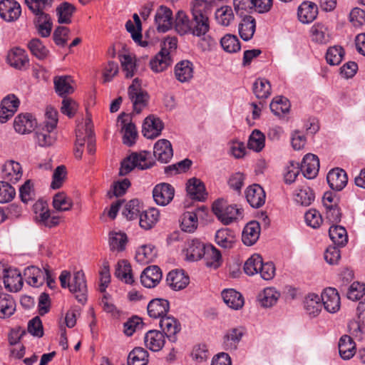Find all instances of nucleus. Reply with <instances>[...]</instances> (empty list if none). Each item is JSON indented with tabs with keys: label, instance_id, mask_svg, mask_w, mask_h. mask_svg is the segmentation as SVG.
Returning <instances> with one entry per match:
<instances>
[{
	"label": "nucleus",
	"instance_id": "nucleus-1",
	"mask_svg": "<svg viewBox=\"0 0 365 365\" xmlns=\"http://www.w3.org/2000/svg\"><path fill=\"white\" fill-rule=\"evenodd\" d=\"M70 279V272L66 270L62 271L59 277L61 287L63 288L68 287L80 303H86L87 301L88 289L84 272L82 270L77 271L73 274L71 282Z\"/></svg>",
	"mask_w": 365,
	"mask_h": 365
},
{
	"label": "nucleus",
	"instance_id": "nucleus-2",
	"mask_svg": "<svg viewBox=\"0 0 365 365\" xmlns=\"http://www.w3.org/2000/svg\"><path fill=\"white\" fill-rule=\"evenodd\" d=\"M153 163L150 152L133 153L121 163L119 174L125 175L134 168L146 170L151 168Z\"/></svg>",
	"mask_w": 365,
	"mask_h": 365
},
{
	"label": "nucleus",
	"instance_id": "nucleus-3",
	"mask_svg": "<svg viewBox=\"0 0 365 365\" xmlns=\"http://www.w3.org/2000/svg\"><path fill=\"white\" fill-rule=\"evenodd\" d=\"M212 210L224 225L232 223L237 219L238 215H242L241 210L237 208L236 205H230L222 199H218L215 201L212 204Z\"/></svg>",
	"mask_w": 365,
	"mask_h": 365
},
{
	"label": "nucleus",
	"instance_id": "nucleus-4",
	"mask_svg": "<svg viewBox=\"0 0 365 365\" xmlns=\"http://www.w3.org/2000/svg\"><path fill=\"white\" fill-rule=\"evenodd\" d=\"M128 93L136 113H140L146 107L149 96L148 93L141 88L140 80L136 78L128 87Z\"/></svg>",
	"mask_w": 365,
	"mask_h": 365
},
{
	"label": "nucleus",
	"instance_id": "nucleus-5",
	"mask_svg": "<svg viewBox=\"0 0 365 365\" xmlns=\"http://www.w3.org/2000/svg\"><path fill=\"white\" fill-rule=\"evenodd\" d=\"M160 327L163 334L167 337L169 341L175 343L178 340V334L181 330V324L178 319L171 315H167L160 319Z\"/></svg>",
	"mask_w": 365,
	"mask_h": 365
},
{
	"label": "nucleus",
	"instance_id": "nucleus-6",
	"mask_svg": "<svg viewBox=\"0 0 365 365\" xmlns=\"http://www.w3.org/2000/svg\"><path fill=\"white\" fill-rule=\"evenodd\" d=\"M53 0H25L29 9L36 17V23H51V18L44 10L50 7Z\"/></svg>",
	"mask_w": 365,
	"mask_h": 365
},
{
	"label": "nucleus",
	"instance_id": "nucleus-7",
	"mask_svg": "<svg viewBox=\"0 0 365 365\" xmlns=\"http://www.w3.org/2000/svg\"><path fill=\"white\" fill-rule=\"evenodd\" d=\"M21 14L20 4L15 0L0 1V17L5 21L18 20Z\"/></svg>",
	"mask_w": 365,
	"mask_h": 365
},
{
	"label": "nucleus",
	"instance_id": "nucleus-8",
	"mask_svg": "<svg viewBox=\"0 0 365 365\" xmlns=\"http://www.w3.org/2000/svg\"><path fill=\"white\" fill-rule=\"evenodd\" d=\"M212 4L207 0H194L191 3V11L195 23H208Z\"/></svg>",
	"mask_w": 365,
	"mask_h": 365
},
{
	"label": "nucleus",
	"instance_id": "nucleus-9",
	"mask_svg": "<svg viewBox=\"0 0 365 365\" xmlns=\"http://www.w3.org/2000/svg\"><path fill=\"white\" fill-rule=\"evenodd\" d=\"M322 306L329 313L337 312L341 306L340 297L335 288H326L321 295Z\"/></svg>",
	"mask_w": 365,
	"mask_h": 365
},
{
	"label": "nucleus",
	"instance_id": "nucleus-10",
	"mask_svg": "<svg viewBox=\"0 0 365 365\" xmlns=\"http://www.w3.org/2000/svg\"><path fill=\"white\" fill-rule=\"evenodd\" d=\"M174 187L165 182L155 186L153 190V197L155 202L162 206L168 205L173 198Z\"/></svg>",
	"mask_w": 365,
	"mask_h": 365
},
{
	"label": "nucleus",
	"instance_id": "nucleus-11",
	"mask_svg": "<svg viewBox=\"0 0 365 365\" xmlns=\"http://www.w3.org/2000/svg\"><path fill=\"white\" fill-rule=\"evenodd\" d=\"M172 63L170 51L166 47H162L161 50L150 60V66L155 73H160L166 70Z\"/></svg>",
	"mask_w": 365,
	"mask_h": 365
},
{
	"label": "nucleus",
	"instance_id": "nucleus-12",
	"mask_svg": "<svg viewBox=\"0 0 365 365\" xmlns=\"http://www.w3.org/2000/svg\"><path fill=\"white\" fill-rule=\"evenodd\" d=\"M19 106V101L14 95H8L3 98L0 108V123H4L11 118Z\"/></svg>",
	"mask_w": 365,
	"mask_h": 365
},
{
	"label": "nucleus",
	"instance_id": "nucleus-13",
	"mask_svg": "<svg viewBox=\"0 0 365 365\" xmlns=\"http://www.w3.org/2000/svg\"><path fill=\"white\" fill-rule=\"evenodd\" d=\"M170 309V302L163 298H155L150 301L147 306L148 314L153 319L162 318L167 316Z\"/></svg>",
	"mask_w": 365,
	"mask_h": 365
},
{
	"label": "nucleus",
	"instance_id": "nucleus-14",
	"mask_svg": "<svg viewBox=\"0 0 365 365\" xmlns=\"http://www.w3.org/2000/svg\"><path fill=\"white\" fill-rule=\"evenodd\" d=\"M36 118L30 113H21L18 115L14 122L15 130L20 134L31 133L36 127Z\"/></svg>",
	"mask_w": 365,
	"mask_h": 365
},
{
	"label": "nucleus",
	"instance_id": "nucleus-15",
	"mask_svg": "<svg viewBox=\"0 0 365 365\" xmlns=\"http://www.w3.org/2000/svg\"><path fill=\"white\" fill-rule=\"evenodd\" d=\"M163 277L162 272L156 265L148 266L140 275V282L145 287L153 288L160 282Z\"/></svg>",
	"mask_w": 365,
	"mask_h": 365
},
{
	"label": "nucleus",
	"instance_id": "nucleus-16",
	"mask_svg": "<svg viewBox=\"0 0 365 365\" xmlns=\"http://www.w3.org/2000/svg\"><path fill=\"white\" fill-rule=\"evenodd\" d=\"M163 129L162 120L154 115L148 116L143 124L142 133L147 138L158 137Z\"/></svg>",
	"mask_w": 365,
	"mask_h": 365
},
{
	"label": "nucleus",
	"instance_id": "nucleus-17",
	"mask_svg": "<svg viewBox=\"0 0 365 365\" xmlns=\"http://www.w3.org/2000/svg\"><path fill=\"white\" fill-rule=\"evenodd\" d=\"M300 170L307 179H313L318 174L319 169V160L316 155L308 153L302 160Z\"/></svg>",
	"mask_w": 365,
	"mask_h": 365
},
{
	"label": "nucleus",
	"instance_id": "nucleus-18",
	"mask_svg": "<svg viewBox=\"0 0 365 365\" xmlns=\"http://www.w3.org/2000/svg\"><path fill=\"white\" fill-rule=\"evenodd\" d=\"M245 197L252 207L258 208L264 204L266 195L260 185L254 184L246 189Z\"/></svg>",
	"mask_w": 365,
	"mask_h": 365
},
{
	"label": "nucleus",
	"instance_id": "nucleus-19",
	"mask_svg": "<svg viewBox=\"0 0 365 365\" xmlns=\"http://www.w3.org/2000/svg\"><path fill=\"white\" fill-rule=\"evenodd\" d=\"M1 176L6 182H17L22 177L21 165L14 160L6 162L2 168Z\"/></svg>",
	"mask_w": 365,
	"mask_h": 365
},
{
	"label": "nucleus",
	"instance_id": "nucleus-20",
	"mask_svg": "<svg viewBox=\"0 0 365 365\" xmlns=\"http://www.w3.org/2000/svg\"><path fill=\"white\" fill-rule=\"evenodd\" d=\"M327 180L332 190L340 191L346 185L348 178L343 169L336 168L328 173Z\"/></svg>",
	"mask_w": 365,
	"mask_h": 365
},
{
	"label": "nucleus",
	"instance_id": "nucleus-21",
	"mask_svg": "<svg viewBox=\"0 0 365 365\" xmlns=\"http://www.w3.org/2000/svg\"><path fill=\"white\" fill-rule=\"evenodd\" d=\"M46 268L41 269L35 266H30L24 269V275L26 282L31 286L38 287L45 282Z\"/></svg>",
	"mask_w": 365,
	"mask_h": 365
},
{
	"label": "nucleus",
	"instance_id": "nucleus-22",
	"mask_svg": "<svg viewBox=\"0 0 365 365\" xmlns=\"http://www.w3.org/2000/svg\"><path fill=\"white\" fill-rule=\"evenodd\" d=\"M233 4L237 14L244 23H255V19L250 15L253 9L255 10V3L253 0H234Z\"/></svg>",
	"mask_w": 365,
	"mask_h": 365
},
{
	"label": "nucleus",
	"instance_id": "nucleus-23",
	"mask_svg": "<svg viewBox=\"0 0 365 365\" xmlns=\"http://www.w3.org/2000/svg\"><path fill=\"white\" fill-rule=\"evenodd\" d=\"M145 346L152 351H158L165 343V336L158 330L148 331L144 337Z\"/></svg>",
	"mask_w": 365,
	"mask_h": 365
},
{
	"label": "nucleus",
	"instance_id": "nucleus-24",
	"mask_svg": "<svg viewBox=\"0 0 365 365\" xmlns=\"http://www.w3.org/2000/svg\"><path fill=\"white\" fill-rule=\"evenodd\" d=\"M153 155L158 161L168 163L173 155L170 142L165 139L159 140L154 145Z\"/></svg>",
	"mask_w": 365,
	"mask_h": 365
},
{
	"label": "nucleus",
	"instance_id": "nucleus-25",
	"mask_svg": "<svg viewBox=\"0 0 365 365\" xmlns=\"http://www.w3.org/2000/svg\"><path fill=\"white\" fill-rule=\"evenodd\" d=\"M174 73L178 81L180 83H187L193 77V64L188 60L181 61L175 65Z\"/></svg>",
	"mask_w": 365,
	"mask_h": 365
},
{
	"label": "nucleus",
	"instance_id": "nucleus-26",
	"mask_svg": "<svg viewBox=\"0 0 365 365\" xmlns=\"http://www.w3.org/2000/svg\"><path fill=\"white\" fill-rule=\"evenodd\" d=\"M3 279L5 288L10 292H17L22 288L23 279L17 269H9Z\"/></svg>",
	"mask_w": 365,
	"mask_h": 365
},
{
	"label": "nucleus",
	"instance_id": "nucleus-27",
	"mask_svg": "<svg viewBox=\"0 0 365 365\" xmlns=\"http://www.w3.org/2000/svg\"><path fill=\"white\" fill-rule=\"evenodd\" d=\"M189 281V277L182 270H172L166 278L168 286L176 291L185 288Z\"/></svg>",
	"mask_w": 365,
	"mask_h": 365
},
{
	"label": "nucleus",
	"instance_id": "nucleus-28",
	"mask_svg": "<svg viewBox=\"0 0 365 365\" xmlns=\"http://www.w3.org/2000/svg\"><path fill=\"white\" fill-rule=\"evenodd\" d=\"M8 63L16 69H23L29 65V57L24 49L16 47L13 48L7 56Z\"/></svg>",
	"mask_w": 365,
	"mask_h": 365
},
{
	"label": "nucleus",
	"instance_id": "nucleus-29",
	"mask_svg": "<svg viewBox=\"0 0 365 365\" xmlns=\"http://www.w3.org/2000/svg\"><path fill=\"white\" fill-rule=\"evenodd\" d=\"M245 331L243 327H235L227 330L223 337V346L226 350H235L241 341Z\"/></svg>",
	"mask_w": 365,
	"mask_h": 365
},
{
	"label": "nucleus",
	"instance_id": "nucleus-30",
	"mask_svg": "<svg viewBox=\"0 0 365 365\" xmlns=\"http://www.w3.org/2000/svg\"><path fill=\"white\" fill-rule=\"evenodd\" d=\"M187 195L194 200L202 201L205 199L207 193L203 182L195 178H190L186 184Z\"/></svg>",
	"mask_w": 365,
	"mask_h": 365
},
{
	"label": "nucleus",
	"instance_id": "nucleus-31",
	"mask_svg": "<svg viewBox=\"0 0 365 365\" xmlns=\"http://www.w3.org/2000/svg\"><path fill=\"white\" fill-rule=\"evenodd\" d=\"M260 234V225L257 221L248 222L242 234V240L247 246L253 245L259 239Z\"/></svg>",
	"mask_w": 365,
	"mask_h": 365
},
{
	"label": "nucleus",
	"instance_id": "nucleus-32",
	"mask_svg": "<svg viewBox=\"0 0 365 365\" xmlns=\"http://www.w3.org/2000/svg\"><path fill=\"white\" fill-rule=\"evenodd\" d=\"M317 14V6L312 2L304 1L298 8L297 15L301 23H312Z\"/></svg>",
	"mask_w": 365,
	"mask_h": 365
},
{
	"label": "nucleus",
	"instance_id": "nucleus-33",
	"mask_svg": "<svg viewBox=\"0 0 365 365\" xmlns=\"http://www.w3.org/2000/svg\"><path fill=\"white\" fill-rule=\"evenodd\" d=\"M224 302L231 309H240L244 305V298L241 293L233 289H225L222 292Z\"/></svg>",
	"mask_w": 365,
	"mask_h": 365
},
{
	"label": "nucleus",
	"instance_id": "nucleus-34",
	"mask_svg": "<svg viewBox=\"0 0 365 365\" xmlns=\"http://www.w3.org/2000/svg\"><path fill=\"white\" fill-rule=\"evenodd\" d=\"M236 238L235 232L229 228L220 229L215 234L216 243L222 248L230 249L234 246Z\"/></svg>",
	"mask_w": 365,
	"mask_h": 365
},
{
	"label": "nucleus",
	"instance_id": "nucleus-35",
	"mask_svg": "<svg viewBox=\"0 0 365 365\" xmlns=\"http://www.w3.org/2000/svg\"><path fill=\"white\" fill-rule=\"evenodd\" d=\"M205 265L213 269L218 268L222 263V255L220 252L212 245H207L203 255Z\"/></svg>",
	"mask_w": 365,
	"mask_h": 365
},
{
	"label": "nucleus",
	"instance_id": "nucleus-36",
	"mask_svg": "<svg viewBox=\"0 0 365 365\" xmlns=\"http://www.w3.org/2000/svg\"><path fill=\"white\" fill-rule=\"evenodd\" d=\"M157 257V250L152 245L140 247L135 254L136 261L141 264H146L154 261Z\"/></svg>",
	"mask_w": 365,
	"mask_h": 365
},
{
	"label": "nucleus",
	"instance_id": "nucleus-37",
	"mask_svg": "<svg viewBox=\"0 0 365 365\" xmlns=\"http://www.w3.org/2000/svg\"><path fill=\"white\" fill-rule=\"evenodd\" d=\"M35 132L36 143L41 147L51 145L56 140L52 132L54 129H48V126L42 124L36 127Z\"/></svg>",
	"mask_w": 365,
	"mask_h": 365
},
{
	"label": "nucleus",
	"instance_id": "nucleus-38",
	"mask_svg": "<svg viewBox=\"0 0 365 365\" xmlns=\"http://www.w3.org/2000/svg\"><path fill=\"white\" fill-rule=\"evenodd\" d=\"M72 82L71 76H56L53 79L56 92L61 97L72 93L74 91Z\"/></svg>",
	"mask_w": 365,
	"mask_h": 365
},
{
	"label": "nucleus",
	"instance_id": "nucleus-39",
	"mask_svg": "<svg viewBox=\"0 0 365 365\" xmlns=\"http://www.w3.org/2000/svg\"><path fill=\"white\" fill-rule=\"evenodd\" d=\"M304 309L311 317L317 316L322 308L321 296L316 294H309L304 301Z\"/></svg>",
	"mask_w": 365,
	"mask_h": 365
},
{
	"label": "nucleus",
	"instance_id": "nucleus-40",
	"mask_svg": "<svg viewBox=\"0 0 365 365\" xmlns=\"http://www.w3.org/2000/svg\"><path fill=\"white\" fill-rule=\"evenodd\" d=\"M159 217V211L155 208L142 211L139 216V225L145 230H150L157 223Z\"/></svg>",
	"mask_w": 365,
	"mask_h": 365
},
{
	"label": "nucleus",
	"instance_id": "nucleus-41",
	"mask_svg": "<svg viewBox=\"0 0 365 365\" xmlns=\"http://www.w3.org/2000/svg\"><path fill=\"white\" fill-rule=\"evenodd\" d=\"M16 302L14 297L4 293L0 297V318L7 319L11 317L16 312Z\"/></svg>",
	"mask_w": 365,
	"mask_h": 365
},
{
	"label": "nucleus",
	"instance_id": "nucleus-42",
	"mask_svg": "<svg viewBox=\"0 0 365 365\" xmlns=\"http://www.w3.org/2000/svg\"><path fill=\"white\" fill-rule=\"evenodd\" d=\"M279 297V292L274 288L267 287L259 294L257 299L262 307H271L277 303Z\"/></svg>",
	"mask_w": 365,
	"mask_h": 365
},
{
	"label": "nucleus",
	"instance_id": "nucleus-43",
	"mask_svg": "<svg viewBox=\"0 0 365 365\" xmlns=\"http://www.w3.org/2000/svg\"><path fill=\"white\" fill-rule=\"evenodd\" d=\"M338 346L339 354L344 359H349L355 354V343L349 336H342L339 339Z\"/></svg>",
	"mask_w": 365,
	"mask_h": 365
},
{
	"label": "nucleus",
	"instance_id": "nucleus-44",
	"mask_svg": "<svg viewBox=\"0 0 365 365\" xmlns=\"http://www.w3.org/2000/svg\"><path fill=\"white\" fill-rule=\"evenodd\" d=\"M115 276L126 284H131L134 282L131 266L125 260L118 262L115 267Z\"/></svg>",
	"mask_w": 365,
	"mask_h": 365
},
{
	"label": "nucleus",
	"instance_id": "nucleus-45",
	"mask_svg": "<svg viewBox=\"0 0 365 365\" xmlns=\"http://www.w3.org/2000/svg\"><path fill=\"white\" fill-rule=\"evenodd\" d=\"M252 91L258 99L267 98L271 94V85L268 80L259 78L252 86Z\"/></svg>",
	"mask_w": 365,
	"mask_h": 365
},
{
	"label": "nucleus",
	"instance_id": "nucleus-46",
	"mask_svg": "<svg viewBox=\"0 0 365 365\" xmlns=\"http://www.w3.org/2000/svg\"><path fill=\"white\" fill-rule=\"evenodd\" d=\"M312 41L320 44H326L330 41V34L324 24H314L310 30Z\"/></svg>",
	"mask_w": 365,
	"mask_h": 365
},
{
	"label": "nucleus",
	"instance_id": "nucleus-47",
	"mask_svg": "<svg viewBox=\"0 0 365 365\" xmlns=\"http://www.w3.org/2000/svg\"><path fill=\"white\" fill-rule=\"evenodd\" d=\"M148 352L142 347L134 348L128 354V365H147Z\"/></svg>",
	"mask_w": 365,
	"mask_h": 365
},
{
	"label": "nucleus",
	"instance_id": "nucleus-48",
	"mask_svg": "<svg viewBox=\"0 0 365 365\" xmlns=\"http://www.w3.org/2000/svg\"><path fill=\"white\" fill-rule=\"evenodd\" d=\"M206 245L197 240L190 242L187 248V258L191 261H197L203 257Z\"/></svg>",
	"mask_w": 365,
	"mask_h": 365
},
{
	"label": "nucleus",
	"instance_id": "nucleus-49",
	"mask_svg": "<svg viewBox=\"0 0 365 365\" xmlns=\"http://www.w3.org/2000/svg\"><path fill=\"white\" fill-rule=\"evenodd\" d=\"M142 210V203L138 199H133L125 205L123 210V215L128 220H136L139 218Z\"/></svg>",
	"mask_w": 365,
	"mask_h": 365
},
{
	"label": "nucleus",
	"instance_id": "nucleus-50",
	"mask_svg": "<svg viewBox=\"0 0 365 365\" xmlns=\"http://www.w3.org/2000/svg\"><path fill=\"white\" fill-rule=\"evenodd\" d=\"M331 241L338 246H344L348 240L346 229L339 225H332L329 230Z\"/></svg>",
	"mask_w": 365,
	"mask_h": 365
},
{
	"label": "nucleus",
	"instance_id": "nucleus-51",
	"mask_svg": "<svg viewBox=\"0 0 365 365\" xmlns=\"http://www.w3.org/2000/svg\"><path fill=\"white\" fill-rule=\"evenodd\" d=\"M128 241L125 233L121 232H110L109 235V245L113 251H123Z\"/></svg>",
	"mask_w": 365,
	"mask_h": 365
},
{
	"label": "nucleus",
	"instance_id": "nucleus-52",
	"mask_svg": "<svg viewBox=\"0 0 365 365\" xmlns=\"http://www.w3.org/2000/svg\"><path fill=\"white\" fill-rule=\"evenodd\" d=\"M223 50L230 53H237L241 49V44L235 35L226 34L220 40Z\"/></svg>",
	"mask_w": 365,
	"mask_h": 365
},
{
	"label": "nucleus",
	"instance_id": "nucleus-53",
	"mask_svg": "<svg viewBox=\"0 0 365 365\" xmlns=\"http://www.w3.org/2000/svg\"><path fill=\"white\" fill-rule=\"evenodd\" d=\"M269 107L270 110L275 115L280 116L289 112L290 103L287 98L278 96L272 100Z\"/></svg>",
	"mask_w": 365,
	"mask_h": 365
},
{
	"label": "nucleus",
	"instance_id": "nucleus-54",
	"mask_svg": "<svg viewBox=\"0 0 365 365\" xmlns=\"http://www.w3.org/2000/svg\"><path fill=\"white\" fill-rule=\"evenodd\" d=\"M345 54L344 48L340 46H334L329 47L326 53V61L331 66L339 65Z\"/></svg>",
	"mask_w": 365,
	"mask_h": 365
},
{
	"label": "nucleus",
	"instance_id": "nucleus-55",
	"mask_svg": "<svg viewBox=\"0 0 365 365\" xmlns=\"http://www.w3.org/2000/svg\"><path fill=\"white\" fill-rule=\"evenodd\" d=\"M53 206L58 211H68L73 206V201L64 192H58L53 196Z\"/></svg>",
	"mask_w": 365,
	"mask_h": 365
},
{
	"label": "nucleus",
	"instance_id": "nucleus-56",
	"mask_svg": "<svg viewBox=\"0 0 365 365\" xmlns=\"http://www.w3.org/2000/svg\"><path fill=\"white\" fill-rule=\"evenodd\" d=\"M265 136L259 130L255 129L250 135L247 146L250 149L256 152L261 151L264 147Z\"/></svg>",
	"mask_w": 365,
	"mask_h": 365
},
{
	"label": "nucleus",
	"instance_id": "nucleus-57",
	"mask_svg": "<svg viewBox=\"0 0 365 365\" xmlns=\"http://www.w3.org/2000/svg\"><path fill=\"white\" fill-rule=\"evenodd\" d=\"M74 11L75 7L72 4L68 2L60 4L56 9V14L58 16V23H70Z\"/></svg>",
	"mask_w": 365,
	"mask_h": 365
},
{
	"label": "nucleus",
	"instance_id": "nucleus-58",
	"mask_svg": "<svg viewBox=\"0 0 365 365\" xmlns=\"http://www.w3.org/2000/svg\"><path fill=\"white\" fill-rule=\"evenodd\" d=\"M181 229L184 232H193L197 227V217L193 212H186L182 215Z\"/></svg>",
	"mask_w": 365,
	"mask_h": 365
},
{
	"label": "nucleus",
	"instance_id": "nucleus-59",
	"mask_svg": "<svg viewBox=\"0 0 365 365\" xmlns=\"http://www.w3.org/2000/svg\"><path fill=\"white\" fill-rule=\"evenodd\" d=\"M314 200V193L309 187H303L299 189L294 196V200L297 203L309 206Z\"/></svg>",
	"mask_w": 365,
	"mask_h": 365
},
{
	"label": "nucleus",
	"instance_id": "nucleus-60",
	"mask_svg": "<svg viewBox=\"0 0 365 365\" xmlns=\"http://www.w3.org/2000/svg\"><path fill=\"white\" fill-rule=\"evenodd\" d=\"M122 123L123 142L125 145L131 146L137 137L135 125L133 123H125L124 120H122Z\"/></svg>",
	"mask_w": 365,
	"mask_h": 365
},
{
	"label": "nucleus",
	"instance_id": "nucleus-61",
	"mask_svg": "<svg viewBox=\"0 0 365 365\" xmlns=\"http://www.w3.org/2000/svg\"><path fill=\"white\" fill-rule=\"evenodd\" d=\"M31 53L40 60L47 57L49 51L38 38H33L28 43Z\"/></svg>",
	"mask_w": 365,
	"mask_h": 365
},
{
	"label": "nucleus",
	"instance_id": "nucleus-62",
	"mask_svg": "<svg viewBox=\"0 0 365 365\" xmlns=\"http://www.w3.org/2000/svg\"><path fill=\"white\" fill-rule=\"evenodd\" d=\"M262 263V259L259 255H252L244 264L245 272L250 276L258 273Z\"/></svg>",
	"mask_w": 365,
	"mask_h": 365
},
{
	"label": "nucleus",
	"instance_id": "nucleus-63",
	"mask_svg": "<svg viewBox=\"0 0 365 365\" xmlns=\"http://www.w3.org/2000/svg\"><path fill=\"white\" fill-rule=\"evenodd\" d=\"M34 210L36 214V220L45 225L51 215L50 210L47 205L43 202H36L34 205Z\"/></svg>",
	"mask_w": 365,
	"mask_h": 365
},
{
	"label": "nucleus",
	"instance_id": "nucleus-64",
	"mask_svg": "<svg viewBox=\"0 0 365 365\" xmlns=\"http://www.w3.org/2000/svg\"><path fill=\"white\" fill-rule=\"evenodd\" d=\"M215 16L217 23H230L235 19L232 8L228 6H224L217 9Z\"/></svg>",
	"mask_w": 365,
	"mask_h": 365
}]
</instances>
